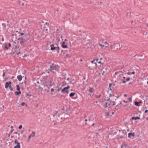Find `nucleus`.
<instances>
[{"label": "nucleus", "mask_w": 148, "mask_h": 148, "mask_svg": "<svg viewBox=\"0 0 148 148\" xmlns=\"http://www.w3.org/2000/svg\"><path fill=\"white\" fill-rule=\"evenodd\" d=\"M51 82L52 79L51 78L48 76L45 77L43 80V84L44 86H49L50 87H51L52 86Z\"/></svg>", "instance_id": "1"}, {"label": "nucleus", "mask_w": 148, "mask_h": 148, "mask_svg": "<svg viewBox=\"0 0 148 148\" xmlns=\"http://www.w3.org/2000/svg\"><path fill=\"white\" fill-rule=\"evenodd\" d=\"M50 69L49 70L52 71L53 70H57L59 69V66L57 65L54 64H52L49 65Z\"/></svg>", "instance_id": "2"}, {"label": "nucleus", "mask_w": 148, "mask_h": 148, "mask_svg": "<svg viewBox=\"0 0 148 148\" xmlns=\"http://www.w3.org/2000/svg\"><path fill=\"white\" fill-rule=\"evenodd\" d=\"M70 87L69 86L65 87L62 90V92L63 93H66L67 94H68L69 92V91L68 90V89H69L70 88Z\"/></svg>", "instance_id": "3"}, {"label": "nucleus", "mask_w": 148, "mask_h": 148, "mask_svg": "<svg viewBox=\"0 0 148 148\" xmlns=\"http://www.w3.org/2000/svg\"><path fill=\"white\" fill-rule=\"evenodd\" d=\"M18 42L20 43L21 45H23L24 44L25 41L26 40V39L25 38H23L21 37L18 39Z\"/></svg>", "instance_id": "4"}, {"label": "nucleus", "mask_w": 148, "mask_h": 148, "mask_svg": "<svg viewBox=\"0 0 148 148\" xmlns=\"http://www.w3.org/2000/svg\"><path fill=\"white\" fill-rule=\"evenodd\" d=\"M122 133L123 134V135L120 136V134L119 135V137L118 138L119 139H120V138H123L125 137V136L126 135L125 130H123L122 132Z\"/></svg>", "instance_id": "5"}, {"label": "nucleus", "mask_w": 148, "mask_h": 148, "mask_svg": "<svg viewBox=\"0 0 148 148\" xmlns=\"http://www.w3.org/2000/svg\"><path fill=\"white\" fill-rule=\"evenodd\" d=\"M118 75L119 77H121L123 75V72L122 71H116L115 73V75Z\"/></svg>", "instance_id": "6"}, {"label": "nucleus", "mask_w": 148, "mask_h": 148, "mask_svg": "<svg viewBox=\"0 0 148 148\" xmlns=\"http://www.w3.org/2000/svg\"><path fill=\"white\" fill-rule=\"evenodd\" d=\"M14 143L15 144H16V145L15 146L14 148H20V146L19 143L18 142L17 140H15L14 141Z\"/></svg>", "instance_id": "7"}, {"label": "nucleus", "mask_w": 148, "mask_h": 148, "mask_svg": "<svg viewBox=\"0 0 148 148\" xmlns=\"http://www.w3.org/2000/svg\"><path fill=\"white\" fill-rule=\"evenodd\" d=\"M10 37L12 39V41H13V40H16L17 39L16 34H12Z\"/></svg>", "instance_id": "8"}, {"label": "nucleus", "mask_w": 148, "mask_h": 148, "mask_svg": "<svg viewBox=\"0 0 148 148\" xmlns=\"http://www.w3.org/2000/svg\"><path fill=\"white\" fill-rule=\"evenodd\" d=\"M135 134L134 133H129L128 134V137L130 138H132L133 137L135 136Z\"/></svg>", "instance_id": "9"}, {"label": "nucleus", "mask_w": 148, "mask_h": 148, "mask_svg": "<svg viewBox=\"0 0 148 148\" xmlns=\"http://www.w3.org/2000/svg\"><path fill=\"white\" fill-rule=\"evenodd\" d=\"M120 44L118 43L115 44L114 47V49L116 50L119 49H120Z\"/></svg>", "instance_id": "10"}, {"label": "nucleus", "mask_w": 148, "mask_h": 148, "mask_svg": "<svg viewBox=\"0 0 148 148\" xmlns=\"http://www.w3.org/2000/svg\"><path fill=\"white\" fill-rule=\"evenodd\" d=\"M110 99H108L105 105V107L107 108L108 106H109L110 105V102L109 101Z\"/></svg>", "instance_id": "11"}, {"label": "nucleus", "mask_w": 148, "mask_h": 148, "mask_svg": "<svg viewBox=\"0 0 148 148\" xmlns=\"http://www.w3.org/2000/svg\"><path fill=\"white\" fill-rule=\"evenodd\" d=\"M11 82L10 81L9 82H6L5 84V88H7L8 87H9L10 85H11Z\"/></svg>", "instance_id": "12"}, {"label": "nucleus", "mask_w": 148, "mask_h": 148, "mask_svg": "<svg viewBox=\"0 0 148 148\" xmlns=\"http://www.w3.org/2000/svg\"><path fill=\"white\" fill-rule=\"evenodd\" d=\"M51 47V50H53L55 49H57L56 48L57 47L55 46V45L54 44H52L50 45V46Z\"/></svg>", "instance_id": "13"}, {"label": "nucleus", "mask_w": 148, "mask_h": 148, "mask_svg": "<svg viewBox=\"0 0 148 148\" xmlns=\"http://www.w3.org/2000/svg\"><path fill=\"white\" fill-rule=\"evenodd\" d=\"M44 87L45 88L44 90L46 91L47 92H49V91L50 88L51 87H50L49 86H44Z\"/></svg>", "instance_id": "14"}, {"label": "nucleus", "mask_w": 148, "mask_h": 148, "mask_svg": "<svg viewBox=\"0 0 148 148\" xmlns=\"http://www.w3.org/2000/svg\"><path fill=\"white\" fill-rule=\"evenodd\" d=\"M17 78L19 81H21L22 79V77L21 75H19L17 76Z\"/></svg>", "instance_id": "15"}, {"label": "nucleus", "mask_w": 148, "mask_h": 148, "mask_svg": "<svg viewBox=\"0 0 148 148\" xmlns=\"http://www.w3.org/2000/svg\"><path fill=\"white\" fill-rule=\"evenodd\" d=\"M89 91L90 93H93L94 91V89L93 88L90 87Z\"/></svg>", "instance_id": "16"}, {"label": "nucleus", "mask_w": 148, "mask_h": 148, "mask_svg": "<svg viewBox=\"0 0 148 148\" xmlns=\"http://www.w3.org/2000/svg\"><path fill=\"white\" fill-rule=\"evenodd\" d=\"M102 43L105 45H108L109 44V42H108L107 41H105L104 40L102 41Z\"/></svg>", "instance_id": "17"}, {"label": "nucleus", "mask_w": 148, "mask_h": 148, "mask_svg": "<svg viewBox=\"0 0 148 148\" xmlns=\"http://www.w3.org/2000/svg\"><path fill=\"white\" fill-rule=\"evenodd\" d=\"M131 119L132 120L135 119V120H136L137 119H140V118L138 116H136V117L133 116L132 118Z\"/></svg>", "instance_id": "18"}, {"label": "nucleus", "mask_w": 148, "mask_h": 148, "mask_svg": "<svg viewBox=\"0 0 148 148\" xmlns=\"http://www.w3.org/2000/svg\"><path fill=\"white\" fill-rule=\"evenodd\" d=\"M140 103H141V102H138L137 101H136L135 102V105L137 106H140Z\"/></svg>", "instance_id": "19"}, {"label": "nucleus", "mask_w": 148, "mask_h": 148, "mask_svg": "<svg viewBox=\"0 0 148 148\" xmlns=\"http://www.w3.org/2000/svg\"><path fill=\"white\" fill-rule=\"evenodd\" d=\"M135 73V72L134 71H133L132 72H128L127 73V74L128 75H131V74H134Z\"/></svg>", "instance_id": "20"}, {"label": "nucleus", "mask_w": 148, "mask_h": 148, "mask_svg": "<svg viewBox=\"0 0 148 148\" xmlns=\"http://www.w3.org/2000/svg\"><path fill=\"white\" fill-rule=\"evenodd\" d=\"M75 92H71L69 96L70 97H72L73 96L75 95Z\"/></svg>", "instance_id": "21"}, {"label": "nucleus", "mask_w": 148, "mask_h": 148, "mask_svg": "<svg viewBox=\"0 0 148 148\" xmlns=\"http://www.w3.org/2000/svg\"><path fill=\"white\" fill-rule=\"evenodd\" d=\"M121 147L122 148H126V145L125 144H123L121 146Z\"/></svg>", "instance_id": "22"}, {"label": "nucleus", "mask_w": 148, "mask_h": 148, "mask_svg": "<svg viewBox=\"0 0 148 148\" xmlns=\"http://www.w3.org/2000/svg\"><path fill=\"white\" fill-rule=\"evenodd\" d=\"M56 48L58 49H55V50H56L58 53L59 52L60 48L58 46Z\"/></svg>", "instance_id": "23"}, {"label": "nucleus", "mask_w": 148, "mask_h": 148, "mask_svg": "<svg viewBox=\"0 0 148 148\" xmlns=\"http://www.w3.org/2000/svg\"><path fill=\"white\" fill-rule=\"evenodd\" d=\"M35 132H33L32 134L30 135L32 137H34L35 136Z\"/></svg>", "instance_id": "24"}, {"label": "nucleus", "mask_w": 148, "mask_h": 148, "mask_svg": "<svg viewBox=\"0 0 148 148\" xmlns=\"http://www.w3.org/2000/svg\"><path fill=\"white\" fill-rule=\"evenodd\" d=\"M2 25L3 27V28L4 29H5L6 27V25L5 23H3L2 24Z\"/></svg>", "instance_id": "25"}, {"label": "nucleus", "mask_w": 148, "mask_h": 148, "mask_svg": "<svg viewBox=\"0 0 148 148\" xmlns=\"http://www.w3.org/2000/svg\"><path fill=\"white\" fill-rule=\"evenodd\" d=\"M62 47L63 48H67L68 47L66 45H62Z\"/></svg>", "instance_id": "26"}, {"label": "nucleus", "mask_w": 148, "mask_h": 148, "mask_svg": "<svg viewBox=\"0 0 148 148\" xmlns=\"http://www.w3.org/2000/svg\"><path fill=\"white\" fill-rule=\"evenodd\" d=\"M19 91L18 92H15V94L16 95H19L21 93V92L20 90L18 91Z\"/></svg>", "instance_id": "27"}, {"label": "nucleus", "mask_w": 148, "mask_h": 148, "mask_svg": "<svg viewBox=\"0 0 148 148\" xmlns=\"http://www.w3.org/2000/svg\"><path fill=\"white\" fill-rule=\"evenodd\" d=\"M99 45L101 47V49H103V47H104V45L102 44H99Z\"/></svg>", "instance_id": "28"}, {"label": "nucleus", "mask_w": 148, "mask_h": 148, "mask_svg": "<svg viewBox=\"0 0 148 148\" xmlns=\"http://www.w3.org/2000/svg\"><path fill=\"white\" fill-rule=\"evenodd\" d=\"M16 86L17 88V90L18 91L20 90V87L18 84H17L16 85Z\"/></svg>", "instance_id": "29"}, {"label": "nucleus", "mask_w": 148, "mask_h": 148, "mask_svg": "<svg viewBox=\"0 0 148 148\" xmlns=\"http://www.w3.org/2000/svg\"><path fill=\"white\" fill-rule=\"evenodd\" d=\"M5 48L6 50L8 49L9 48L8 46V45L7 44H6L5 45Z\"/></svg>", "instance_id": "30"}, {"label": "nucleus", "mask_w": 148, "mask_h": 148, "mask_svg": "<svg viewBox=\"0 0 148 148\" xmlns=\"http://www.w3.org/2000/svg\"><path fill=\"white\" fill-rule=\"evenodd\" d=\"M9 88L10 91H13V88L11 87V85H10L9 87Z\"/></svg>", "instance_id": "31"}, {"label": "nucleus", "mask_w": 148, "mask_h": 148, "mask_svg": "<svg viewBox=\"0 0 148 148\" xmlns=\"http://www.w3.org/2000/svg\"><path fill=\"white\" fill-rule=\"evenodd\" d=\"M121 81H122V83H123V84H125L126 83V81H125V80H124V79H122L121 80Z\"/></svg>", "instance_id": "32"}, {"label": "nucleus", "mask_w": 148, "mask_h": 148, "mask_svg": "<svg viewBox=\"0 0 148 148\" xmlns=\"http://www.w3.org/2000/svg\"><path fill=\"white\" fill-rule=\"evenodd\" d=\"M130 79V78L129 77H127L126 79V81L127 82L129 81Z\"/></svg>", "instance_id": "33"}, {"label": "nucleus", "mask_w": 148, "mask_h": 148, "mask_svg": "<svg viewBox=\"0 0 148 148\" xmlns=\"http://www.w3.org/2000/svg\"><path fill=\"white\" fill-rule=\"evenodd\" d=\"M101 96V95H96V98H99Z\"/></svg>", "instance_id": "34"}, {"label": "nucleus", "mask_w": 148, "mask_h": 148, "mask_svg": "<svg viewBox=\"0 0 148 148\" xmlns=\"http://www.w3.org/2000/svg\"><path fill=\"white\" fill-rule=\"evenodd\" d=\"M22 127V125H20L18 127L19 129H21Z\"/></svg>", "instance_id": "35"}, {"label": "nucleus", "mask_w": 148, "mask_h": 148, "mask_svg": "<svg viewBox=\"0 0 148 148\" xmlns=\"http://www.w3.org/2000/svg\"><path fill=\"white\" fill-rule=\"evenodd\" d=\"M128 99L130 101H132V98L131 97L128 98Z\"/></svg>", "instance_id": "36"}, {"label": "nucleus", "mask_w": 148, "mask_h": 148, "mask_svg": "<svg viewBox=\"0 0 148 148\" xmlns=\"http://www.w3.org/2000/svg\"><path fill=\"white\" fill-rule=\"evenodd\" d=\"M25 103L24 102H22L21 103V105L22 106H23L25 105Z\"/></svg>", "instance_id": "37"}, {"label": "nucleus", "mask_w": 148, "mask_h": 148, "mask_svg": "<svg viewBox=\"0 0 148 148\" xmlns=\"http://www.w3.org/2000/svg\"><path fill=\"white\" fill-rule=\"evenodd\" d=\"M51 92H53L54 91V89L52 88L51 89Z\"/></svg>", "instance_id": "38"}, {"label": "nucleus", "mask_w": 148, "mask_h": 148, "mask_svg": "<svg viewBox=\"0 0 148 148\" xmlns=\"http://www.w3.org/2000/svg\"><path fill=\"white\" fill-rule=\"evenodd\" d=\"M92 119L91 118H89L88 120L89 121H92Z\"/></svg>", "instance_id": "39"}, {"label": "nucleus", "mask_w": 148, "mask_h": 148, "mask_svg": "<svg viewBox=\"0 0 148 148\" xmlns=\"http://www.w3.org/2000/svg\"><path fill=\"white\" fill-rule=\"evenodd\" d=\"M31 137H32V136L30 135L28 137V139H30Z\"/></svg>", "instance_id": "40"}, {"label": "nucleus", "mask_w": 148, "mask_h": 148, "mask_svg": "<svg viewBox=\"0 0 148 148\" xmlns=\"http://www.w3.org/2000/svg\"><path fill=\"white\" fill-rule=\"evenodd\" d=\"M95 61V60H92V61H91V62L92 63H94Z\"/></svg>", "instance_id": "41"}, {"label": "nucleus", "mask_w": 148, "mask_h": 148, "mask_svg": "<svg viewBox=\"0 0 148 148\" xmlns=\"http://www.w3.org/2000/svg\"><path fill=\"white\" fill-rule=\"evenodd\" d=\"M8 46L9 48L11 46V44H10V43H8Z\"/></svg>", "instance_id": "42"}, {"label": "nucleus", "mask_w": 148, "mask_h": 148, "mask_svg": "<svg viewBox=\"0 0 148 148\" xmlns=\"http://www.w3.org/2000/svg\"><path fill=\"white\" fill-rule=\"evenodd\" d=\"M5 74V72H4V73H3V75H2V76H3V77H4Z\"/></svg>", "instance_id": "43"}, {"label": "nucleus", "mask_w": 148, "mask_h": 148, "mask_svg": "<svg viewBox=\"0 0 148 148\" xmlns=\"http://www.w3.org/2000/svg\"><path fill=\"white\" fill-rule=\"evenodd\" d=\"M14 130H11L10 131V134H11V133Z\"/></svg>", "instance_id": "44"}, {"label": "nucleus", "mask_w": 148, "mask_h": 148, "mask_svg": "<svg viewBox=\"0 0 148 148\" xmlns=\"http://www.w3.org/2000/svg\"><path fill=\"white\" fill-rule=\"evenodd\" d=\"M115 105V102L114 101L113 102V104L112 105L113 106Z\"/></svg>", "instance_id": "45"}, {"label": "nucleus", "mask_w": 148, "mask_h": 148, "mask_svg": "<svg viewBox=\"0 0 148 148\" xmlns=\"http://www.w3.org/2000/svg\"><path fill=\"white\" fill-rule=\"evenodd\" d=\"M45 24H46L47 25H49V23H47V22H46L45 23Z\"/></svg>", "instance_id": "46"}, {"label": "nucleus", "mask_w": 148, "mask_h": 148, "mask_svg": "<svg viewBox=\"0 0 148 148\" xmlns=\"http://www.w3.org/2000/svg\"><path fill=\"white\" fill-rule=\"evenodd\" d=\"M112 85V84L111 83L109 84V86L110 87Z\"/></svg>", "instance_id": "47"}, {"label": "nucleus", "mask_w": 148, "mask_h": 148, "mask_svg": "<svg viewBox=\"0 0 148 148\" xmlns=\"http://www.w3.org/2000/svg\"><path fill=\"white\" fill-rule=\"evenodd\" d=\"M24 132V131H21V133L22 134H23Z\"/></svg>", "instance_id": "48"}, {"label": "nucleus", "mask_w": 148, "mask_h": 148, "mask_svg": "<svg viewBox=\"0 0 148 148\" xmlns=\"http://www.w3.org/2000/svg\"><path fill=\"white\" fill-rule=\"evenodd\" d=\"M148 112V110H147L145 111V113H146Z\"/></svg>", "instance_id": "49"}, {"label": "nucleus", "mask_w": 148, "mask_h": 148, "mask_svg": "<svg viewBox=\"0 0 148 148\" xmlns=\"http://www.w3.org/2000/svg\"><path fill=\"white\" fill-rule=\"evenodd\" d=\"M70 79L69 78H68L67 79V80H69V82L70 83H71V82H70V81H69V80Z\"/></svg>", "instance_id": "50"}, {"label": "nucleus", "mask_w": 148, "mask_h": 148, "mask_svg": "<svg viewBox=\"0 0 148 148\" xmlns=\"http://www.w3.org/2000/svg\"><path fill=\"white\" fill-rule=\"evenodd\" d=\"M23 35H24V33H21V36H23Z\"/></svg>", "instance_id": "51"}, {"label": "nucleus", "mask_w": 148, "mask_h": 148, "mask_svg": "<svg viewBox=\"0 0 148 148\" xmlns=\"http://www.w3.org/2000/svg\"><path fill=\"white\" fill-rule=\"evenodd\" d=\"M14 134H18V133L17 132H14Z\"/></svg>", "instance_id": "52"}, {"label": "nucleus", "mask_w": 148, "mask_h": 148, "mask_svg": "<svg viewBox=\"0 0 148 148\" xmlns=\"http://www.w3.org/2000/svg\"><path fill=\"white\" fill-rule=\"evenodd\" d=\"M123 102H124L125 103H127V101H125V100H124L123 101Z\"/></svg>", "instance_id": "53"}, {"label": "nucleus", "mask_w": 148, "mask_h": 148, "mask_svg": "<svg viewBox=\"0 0 148 148\" xmlns=\"http://www.w3.org/2000/svg\"><path fill=\"white\" fill-rule=\"evenodd\" d=\"M104 73H105V72L104 71H103V72L102 73V75H103L104 74Z\"/></svg>", "instance_id": "54"}, {"label": "nucleus", "mask_w": 148, "mask_h": 148, "mask_svg": "<svg viewBox=\"0 0 148 148\" xmlns=\"http://www.w3.org/2000/svg\"><path fill=\"white\" fill-rule=\"evenodd\" d=\"M62 45H64V44H65V42H62Z\"/></svg>", "instance_id": "55"}, {"label": "nucleus", "mask_w": 148, "mask_h": 148, "mask_svg": "<svg viewBox=\"0 0 148 148\" xmlns=\"http://www.w3.org/2000/svg\"><path fill=\"white\" fill-rule=\"evenodd\" d=\"M124 96L125 97H126L127 96V95L126 94H124Z\"/></svg>", "instance_id": "56"}, {"label": "nucleus", "mask_w": 148, "mask_h": 148, "mask_svg": "<svg viewBox=\"0 0 148 148\" xmlns=\"http://www.w3.org/2000/svg\"><path fill=\"white\" fill-rule=\"evenodd\" d=\"M28 36V34H26L25 35V37H27V36Z\"/></svg>", "instance_id": "57"}, {"label": "nucleus", "mask_w": 148, "mask_h": 148, "mask_svg": "<svg viewBox=\"0 0 148 148\" xmlns=\"http://www.w3.org/2000/svg\"><path fill=\"white\" fill-rule=\"evenodd\" d=\"M4 40V38H3L2 39V41H3Z\"/></svg>", "instance_id": "58"}, {"label": "nucleus", "mask_w": 148, "mask_h": 148, "mask_svg": "<svg viewBox=\"0 0 148 148\" xmlns=\"http://www.w3.org/2000/svg\"><path fill=\"white\" fill-rule=\"evenodd\" d=\"M85 121H88V119H85Z\"/></svg>", "instance_id": "59"}, {"label": "nucleus", "mask_w": 148, "mask_h": 148, "mask_svg": "<svg viewBox=\"0 0 148 148\" xmlns=\"http://www.w3.org/2000/svg\"><path fill=\"white\" fill-rule=\"evenodd\" d=\"M95 125V123H93L92 124V126H93V125Z\"/></svg>", "instance_id": "60"}, {"label": "nucleus", "mask_w": 148, "mask_h": 148, "mask_svg": "<svg viewBox=\"0 0 148 148\" xmlns=\"http://www.w3.org/2000/svg\"><path fill=\"white\" fill-rule=\"evenodd\" d=\"M101 63V61H99V62H98L100 64V63Z\"/></svg>", "instance_id": "61"}, {"label": "nucleus", "mask_w": 148, "mask_h": 148, "mask_svg": "<svg viewBox=\"0 0 148 148\" xmlns=\"http://www.w3.org/2000/svg\"><path fill=\"white\" fill-rule=\"evenodd\" d=\"M94 64H95V66H96V65H97V64H96V62H95V63H94Z\"/></svg>", "instance_id": "62"}, {"label": "nucleus", "mask_w": 148, "mask_h": 148, "mask_svg": "<svg viewBox=\"0 0 148 148\" xmlns=\"http://www.w3.org/2000/svg\"><path fill=\"white\" fill-rule=\"evenodd\" d=\"M13 128V126H11V128L12 129V128Z\"/></svg>", "instance_id": "63"}, {"label": "nucleus", "mask_w": 148, "mask_h": 148, "mask_svg": "<svg viewBox=\"0 0 148 148\" xmlns=\"http://www.w3.org/2000/svg\"><path fill=\"white\" fill-rule=\"evenodd\" d=\"M110 47H111V48H112V45H110Z\"/></svg>", "instance_id": "64"}]
</instances>
